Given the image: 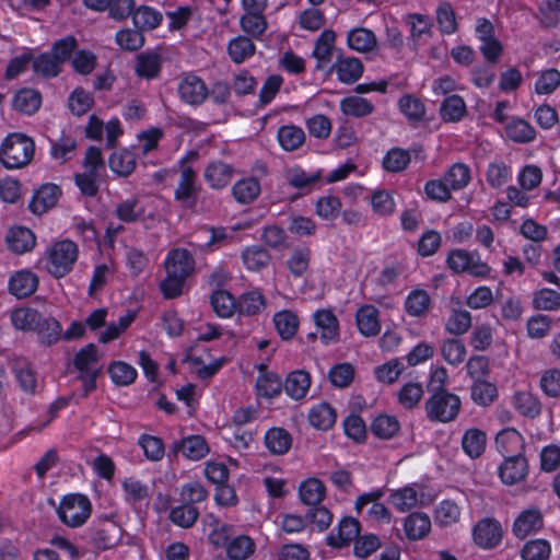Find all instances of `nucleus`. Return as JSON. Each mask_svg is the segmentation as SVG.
<instances>
[{
	"mask_svg": "<svg viewBox=\"0 0 560 560\" xmlns=\"http://www.w3.org/2000/svg\"><path fill=\"white\" fill-rule=\"evenodd\" d=\"M35 143L24 133L13 132L5 137L0 148V161L7 168H21L34 156Z\"/></svg>",
	"mask_w": 560,
	"mask_h": 560,
	"instance_id": "obj_1",
	"label": "nucleus"
},
{
	"mask_svg": "<svg viewBox=\"0 0 560 560\" xmlns=\"http://www.w3.org/2000/svg\"><path fill=\"white\" fill-rule=\"evenodd\" d=\"M78 256L79 248L72 241L56 242L45 252V268L52 277L62 278L73 269Z\"/></svg>",
	"mask_w": 560,
	"mask_h": 560,
	"instance_id": "obj_2",
	"label": "nucleus"
},
{
	"mask_svg": "<svg viewBox=\"0 0 560 560\" xmlns=\"http://www.w3.org/2000/svg\"><path fill=\"white\" fill-rule=\"evenodd\" d=\"M92 504L90 499L81 493L65 495L57 508L60 521L69 527H80L90 517Z\"/></svg>",
	"mask_w": 560,
	"mask_h": 560,
	"instance_id": "obj_3",
	"label": "nucleus"
},
{
	"mask_svg": "<svg viewBox=\"0 0 560 560\" xmlns=\"http://www.w3.org/2000/svg\"><path fill=\"white\" fill-rule=\"evenodd\" d=\"M448 267L456 273H468L477 278H488L491 267L481 259L476 250L453 249L447 256Z\"/></svg>",
	"mask_w": 560,
	"mask_h": 560,
	"instance_id": "obj_4",
	"label": "nucleus"
},
{
	"mask_svg": "<svg viewBox=\"0 0 560 560\" xmlns=\"http://www.w3.org/2000/svg\"><path fill=\"white\" fill-rule=\"evenodd\" d=\"M459 397L446 390L435 392L425 404L428 417L440 422L454 420L459 412Z\"/></svg>",
	"mask_w": 560,
	"mask_h": 560,
	"instance_id": "obj_5",
	"label": "nucleus"
},
{
	"mask_svg": "<svg viewBox=\"0 0 560 560\" xmlns=\"http://www.w3.org/2000/svg\"><path fill=\"white\" fill-rule=\"evenodd\" d=\"M315 325V336H318L324 345L335 343L339 340V320L330 308H319L312 315Z\"/></svg>",
	"mask_w": 560,
	"mask_h": 560,
	"instance_id": "obj_6",
	"label": "nucleus"
},
{
	"mask_svg": "<svg viewBox=\"0 0 560 560\" xmlns=\"http://www.w3.org/2000/svg\"><path fill=\"white\" fill-rule=\"evenodd\" d=\"M382 497L383 492L381 490L364 493L357 499L354 508L358 513L365 510L368 516L373 521L388 524L392 515L388 509L380 502Z\"/></svg>",
	"mask_w": 560,
	"mask_h": 560,
	"instance_id": "obj_7",
	"label": "nucleus"
},
{
	"mask_svg": "<svg viewBox=\"0 0 560 560\" xmlns=\"http://www.w3.org/2000/svg\"><path fill=\"white\" fill-rule=\"evenodd\" d=\"M389 503L400 513L423 504V493L417 483L404 486L390 491Z\"/></svg>",
	"mask_w": 560,
	"mask_h": 560,
	"instance_id": "obj_8",
	"label": "nucleus"
},
{
	"mask_svg": "<svg viewBox=\"0 0 560 560\" xmlns=\"http://www.w3.org/2000/svg\"><path fill=\"white\" fill-rule=\"evenodd\" d=\"M38 277L28 269H22L13 272L8 281L9 292L18 299H24L32 295L38 287Z\"/></svg>",
	"mask_w": 560,
	"mask_h": 560,
	"instance_id": "obj_9",
	"label": "nucleus"
},
{
	"mask_svg": "<svg viewBox=\"0 0 560 560\" xmlns=\"http://www.w3.org/2000/svg\"><path fill=\"white\" fill-rule=\"evenodd\" d=\"M495 447L505 458L523 456L525 441L523 435L513 428H505L495 436Z\"/></svg>",
	"mask_w": 560,
	"mask_h": 560,
	"instance_id": "obj_10",
	"label": "nucleus"
},
{
	"mask_svg": "<svg viewBox=\"0 0 560 560\" xmlns=\"http://www.w3.org/2000/svg\"><path fill=\"white\" fill-rule=\"evenodd\" d=\"M196 178V173L190 166L186 164L180 166L179 179L174 195L175 199L184 206L190 207L195 205L198 191Z\"/></svg>",
	"mask_w": 560,
	"mask_h": 560,
	"instance_id": "obj_11",
	"label": "nucleus"
},
{
	"mask_svg": "<svg viewBox=\"0 0 560 560\" xmlns=\"http://www.w3.org/2000/svg\"><path fill=\"white\" fill-rule=\"evenodd\" d=\"M472 536L479 547L491 549L501 541L502 528L497 521L483 518L474 527Z\"/></svg>",
	"mask_w": 560,
	"mask_h": 560,
	"instance_id": "obj_12",
	"label": "nucleus"
},
{
	"mask_svg": "<svg viewBox=\"0 0 560 560\" xmlns=\"http://www.w3.org/2000/svg\"><path fill=\"white\" fill-rule=\"evenodd\" d=\"M431 527V518L424 512H412L402 522L404 534L410 541L425 538L430 534Z\"/></svg>",
	"mask_w": 560,
	"mask_h": 560,
	"instance_id": "obj_13",
	"label": "nucleus"
},
{
	"mask_svg": "<svg viewBox=\"0 0 560 560\" xmlns=\"http://www.w3.org/2000/svg\"><path fill=\"white\" fill-rule=\"evenodd\" d=\"M178 93L187 104L199 105L206 100L209 91L200 78L187 75L179 82Z\"/></svg>",
	"mask_w": 560,
	"mask_h": 560,
	"instance_id": "obj_14",
	"label": "nucleus"
},
{
	"mask_svg": "<svg viewBox=\"0 0 560 560\" xmlns=\"http://www.w3.org/2000/svg\"><path fill=\"white\" fill-rule=\"evenodd\" d=\"M359 533V522L352 517H343L339 522L336 532H332L327 537V541L329 546L342 548L343 546L350 544L352 540L358 539Z\"/></svg>",
	"mask_w": 560,
	"mask_h": 560,
	"instance_id": "obj_15",
	"label": "nucleus"
},
{
	"mask_svg": "<svg viewBox=\"0 0 560 560\" xmlns=\"http://www.w3.org/2000/svg\"><path fill=\"white\" fill-rule=\"evenodd\" d=\"M5 241L10 250L20 255L31 252L36 244L35 234L24 226L11 228L7 233Z\"/></svg>",
	"mask_w": 560,
	"mask_h": 560,
	"instance_id": "obj_16",
	"label": "nucleus"
},
{
	"mask_svg": "<svg viewBox=\"0 0 560 560\" xmlns=\"http://www.w3.org/2000/svg\"><path fill=\"white\" fill-rule=\"evenodd\" d=\"M60 189L55 184L43 185L33 196L30 202V209L35 214H43L55 207L59 197Z\"/></svg>",
	"mask_w": 560,
	"mask_h": 560,
	"instance_id": "obj_17",
	"label": "nucleus"
},
{
	"mask_svg": "<svg viewBox=\"0 0 560 560\" xmlns=\"http://www.w3.org/2000/svg\"><path fill=\"white\" fill-rule=\"evenodd\" d=\"M165 270L166 272L173 270L176 275L188 278L195 270V260L187 249L175 248L165 259Z\"/></svg>",
	"mask_w": 560,
	"mask_h": 560,
	"instance_id": "obj_18",
	"label": "nucleus"
},
{
	"mask_svg": "<svg viewBox=\"0 0 560 560\" xmlns=\"http://www.w3.org/2000/svg\"><path fill=\"white\" fill-rule=\"evenodd\" d=\"M173 448L190 460H199L210 452L207 441L201 435L186 436L182 441L174 443Z\"/></svg>",
	"mask_w": 560,
	"mask_h": 560,
	"instance_id": "obj_19",
	"label": "nucleus"
},
{
	"mask_svg": "<svg viewBox=\"0 0 560 560\" xmlns=\"http://www.w3.org/2000/svg\"><path fill=\"white\" fill-rule=\"evenodd\" d=\"M527 463L524 456H512L504 459L499 468L501 480L506 485H514L525 478Z\"/></svg>",
	"mask_w": 560,
	"mask_h": 560,
	"instance_id": "obj_20",
	"label": "nucleus"
},
{
	"mask_svg": "<svg viewBox=\"0 0 560 560\" xmlns=\"http://www.w3.org/2000/svg\"><path fill=\"white\" fill-rule=\"evenodd\" d=\"M359 331L365 337L376 336L381 330L380 312L373 305L361 306L355 314Z\"/></svg>",
	"mask_w": 560,
	"mask_h": 560,
	"instance_id": "obj_21",
	"label": "nucleus"
},
{
	"mask_svg": "<svg viewBox=\"0 0 560 560\" xmlns=\"http://www.w3.org/2000/svg\"><path fill=\"white\" fill-rule=\"evenodd\" d=\"M334 69L338 80L345 84L354 83L363 73V65L355 57H339Z\"/></svg>",
	"mask_w": 560,
	"mask_h": 560,
	"instance_id": "obj_22",
	"label": "nucleus"
},
{
	"mask_svg": "<svg viewBox=\"0 0 560 560\" xmlns=\"http://www.w3.org/2000/svg\"><path fill=\"white\" fill-rule=\"evenodd\" d=\"M542 527V515L537 509L523 511L515 520L513 525L514 534L520 538H525L539 530Z\"/></svg>",
	"mask_w": 560,
	"mask_h": 560,
	"instance_id": "obj_23",
	"label": "nucleus"
},
{
	"mask_svg": "<svg viewBox=\"0 0 560 560\" xmlns=\"http://www.w3.org/2000/svg\"><path fill=\"white\" fill-rule=\"evenodd\" d=\"M261 192V186L256 177H244L234 183L232 195L236 202L248 205L255 201Z\"/></svg>",
	"mask_w": 560,
	"mask_h": 560,
	"instance_id": "obj_24",
	"label": "nucleus"
},
{
	"mask_svg": "<svg viewBox=\"0 0 560 560\" xmlns=\"http://www.w3.org/2000/svg\"><path fill=\"white\" fill-rule=\"evenodd\" d=\"M98 351L95 345L89 343L83 347L74 357L73 363L81 374H100Z\"/></svg>",
	"mask_w": 560,
	"mask_h": 560,
	"instance_id": "obj_25",
	"label": "nucleus"
},
{
	"mask_svg": "<svg viewBox=\"0 0 560 560\" xmlns=\"http://www.w3.org/2000/svg\"><path fill=\"white\" fill-rule=\"evenodd\" d=\"M256 551V542L248 535L233 537L226 545L225 552L230 560H247Z\"/></svg>",
	"mask_w": 560,
	"mask_h": 560,
	"instance_id": "obj_26",
	"label": "nucleus"
},
{
	"mask_svg": "<svg viewBox=\"0 0 560 560\" xmlns=\"http://www.w3.org/2000/svg\"><path fill=\"white\" fill-rule=\"evenodd\" d=\"M233 168L223 162H211L205 170V180L213 189H222L231 182Z\"/></svg>",
	"mask_w": 560,
	"mask_h": 560,
	"instance_id": "obj_27",
	"label": "nucleus"
},
{
	"mask_svg": "<svg viewBox=\"0 0 560 560\" xmlns=\"http://www.w3.org/2000/svg\"><path fill=\"white\" fill-rule=\"evenodd\" d=\"M347 45L358 52H370L377 46V38L372 31L357 27L348 32Z\"/></svg>",
	"mask_w": 560,
	"mask_h": 560,
	"instance_id": "obj_28",
	"label": "nucleus"
},
{
	"mask_svg": "<svg viewBox=\"0 0 560 560\" xmlns=\"http://www.w3.org/2000/svg\"><path fill=\"white\" fill-rule=\"evenodd\" d=\"M305 138L304 130L295 125H283L277 132L279 145L287 152L300 149L304 144Z\"/></svg>",
	"mask_w": 560,
	"mask_h": 560,
	"instance_id": "obj_29",
	"label": "nucleus"
},
{
	"mask_svg": "<svg viewBox=\"0 0 560 560\" xmlns=\"http://www.w3.org/2000/svg\"><path fill=\"white\" fill-rule=\"evenodd\" d=\"M121 487L124 491V498L127 503L131 505H141L149 501L150 488L142 481L133 477H128L122 480Z\"/></svg>",
	"mask_w": 560,
	"mask_h": 560,
	"instance_id": "obj_30",
	"label": "nucleus"
},
{
	"mask_svg": "<svg viewBox=\"0 0 560 560\" xmlns=\"http://www.w3.org/2000/svg\"><path fill=\"white\" fill-rule=\"evenodd\" d=\"M336 34L331 30H325L315 42L313 56L320 67L328 65L334 56Z\"/></svg>",
	"mask_w": 560,
	"mask_h": 560,
	"instance_id": "obj_31",
	"label": "nucleus"
},
{
	"mask_svg": "<svg viewBox=\"0 0 560 560\" xmlns=\"http://www.w3.org/2000/svg\"><path fill=\"white\" fill-rule=\"evenodd\" d=\"M115 213L120 221L126 223L140 220L145 213L143 200L135 196L129 197L117 205Z\"/></svg>",
	"mask_w": 560,
	"mask_h": 560,
	"instance_id": "obj_32",
	"label": "nucleus"
},
{
	"mask_svg": "<svg viewBox=\"0 0 560 560\" xmlns=\"http://www.w3.org/2000/svg\"><path fill=\"white\" fill-rule=\"evenodd\" d=\"M431 305L429 293L422 289H415L406 296L404 306L408 315L420 317L428 313Z\"/></svg>",
	"mask_w": 560,
	"mask_h": 560,
	"instance_id": "obj_33",
	"label": "nucleus"
},
{
	"mask_svg": "<svg viewBox=\"0 0 560 560\" xmlns=\"http://www.w3.org/2000/svg\"><path fill=\"white\" fill-rule=\"evenodd\" d=\"M326 494L324 483L317 478H308L299 487L300 500L306 505L319 504Z\"/></svg>",
	"mask_w": 560,
	"mask_h": 560,
	"instance_id": "obj_34",
	"label": "nucleus"
},
{
	"mask_svg": "<svg viewBox=\"0 0 560 560\" xmlns=\"http://www.w3.org/2000/svg\"><path fill=\"white\" fill-rule=\"evenodd\" d=\"M273 324L277 332L282 339H291L299 329L300 320L298 315L290 311L283 310L273 315Z\"/></svg>",
	"mask_w": 560,
	"mask_h": 560,
	"instance_id": "obj_35",
	"label": "nucleus"
},
{
	"mask_svg": "<svg viewBox=\"0 0 560 560\" xmlns=\"http://www.w3.org/2000/svg\"><path fill=\"white\" fill-rule=\"evenodd\" d=\"M486 433L476 428L468 429L462 439V447L470 458L481 456L486 450Z\"/></svg>",
	"mask_w": 560,
	"mask_h": 560,
	"instance_id": "obj_36",
	"label": "nucleus"
},
{
	"mask_svg": "<svg viewBox=\"0 0 560 560\" xmlns=\"http://www.w3.org/2000/svg\"><path fill=\"white\" fill-rule=\"evenodd\" d=\"M311 386V376L305 371H294L285 380V393L293 399L305 397Z\"/></svg>",
	"mask_w": 560,
	"mask_h": 560,
	"instance_id": "obj_37",
	"label": "nucleus"
},
{
	"mask_svg": "<svg viewBox=\"0 0 560 560\" xmlns=\"http://www.w3.org/2000/svg\"><path fill=\"white\" fill-rule=\"evenodd\" d=\"M512 405L516 411L528 418H535L541 411L539 399L528 392L515 393L512 398Z\"/></svg>",
	"mask_w": 560,
	"mask_h": 560,
	"instance_id": "obj_38",
	"label": "nucleus"
},
{
	"mask_svg": "<svg viewBox=\"0 0 560 560\" xmlns=\"http://www.w3.org/2000/svg\"><path fill=\"white\" fill-rule=\"evenodd\" d=\"M320 172H306L300 166H293L285 173L288 184L296 189H308L320 178Z\"/></svg>",
	"mask_w": 560,
	"mask_h": 560,
	"instance_id": "obj_39",
	"label": "nucleus"
},
{
	"mask_svg": "<svg viewBox=\"0 0 560 560\" xmlns=\"http://www.w3.org/2000/svg\"><path fill=\"white\" fill-rule=\"evenodd\" d=\"M340 110L347 116L364 117L373 113L374 105L364 97L353 95L340 101Z\"/></svg>",
	"mask_w": 560,
	"mask_h": 560,
	"instance_id": "obj_40",
	"label": "nucleus"
},
{
	"mask_svg": "<svg viewBox=\"0 0 560 560\" xmlns=\"http://www.w3.org/2000/svg\"><path fill=\"white\" fill-rule=\"evenodd\" d=\"M255 45L246 36H236L229 42L228 52L235 63H242L255 54Z\"/></svg>",
	"mask_w": 560,
	"mask_h": 560,
	"instance_id": "obj_41",
	"label": "nucleus"
},
{
	"mask_svg": "<svg viewBox=\"0 0 560 560\" xmlns=\"http://www.w3.org/2000/svg\"><path fill=\"white\" fill-rule=\"evenodd\" d=\"M40 94L32 89H23L19 91L13 97V107L27 115L36 113L40 106Z\"/></svg>",
	"mask_w": 560,
	"mask_h": 560,
	"instance_id": "obj_42",
	"label": "nucleus"
},
{
	"mask_svg": "<svg viewBox=\"0 0 560 560\" xmlns=\"http://www.w3.org/2000/svg\"><path fill=\"white\" fill-rule=\"evenodd\" d=\"M40 314L30 307H21L12 311L11 322L13 326L22 331H35L40 320Z\"/></svg>",
	"mask_w": 560,
	"mask_h": 560,
	"instance_id": "obj_43",
	"label": "nucleus"
},
{
	"mask_svg": "<svg viewBox=\"0 0 560 560\" xmlns=\"http://www.w3.org/2000/svg\"><path fill=\"white\" fill-rule=\"evenodd\" d=\"M259 376L256 382L257 393L259 396L272 398L280 394L282 382L280 377L271 372H267L262 365L259 366Z\"/></svg>",
	"mask_w": 560,
	"mask_h": 560,
	"instance_id": "obj_44",
	"label": "nucleus"
},
{
	"mask_svg": "<svg viewBox=\"0 0 560 560\" xmlns=\"http://www.w3.org/2000/svg\"><path fill=\"white\" fill-rule=\"evenodd\" d=\"M210 302L214 313L222 318L231 317L238 308L233 295L225 290H215L210 296Z\"/></svg>",
	"mask_w": 560,
	"mask_h": 560,
	"instance_id": "obj_45",
	"label": "nucleus"
},
{
	"mask_svg": "<svg viewBox=\"0 0 560 560\" xmlns=\"http://www.w3.org/2000/svg\"><path fill=\"white\" fill-rule=\"evenodd\" d=\"M242 260L247 270L259 271L268 266L270 256L265 248L253 245L242 252Z\"/></svg>",
	"mask_w": 560,
	"mask_h": 560,
	"instance_id": "obj_46",
	"label": "nucleus"
},
{
	"mask_svg": "<svg viewBox=\"0 0 560 560\" xmlns=\"http://www.w3.org/2000/svg\"><path fill=\"white\" fill-rule=\"evenodd\" d=\"M291 443L290 434L281 428L270 429L265 434L266 447L277 455L285 454L290 450Z\"/></svg>",
	"mask_w": 560,
	"mask_h": 560,
	"instance_id": "obj_47",
	"label": "nucleus"
},
{
	"mask_svg": "<svg viewBox=\"0 0 560 560\" xmlns=\"http://www.w3.org/2000/svg\"><path fill=\"white\" fill-rule=\"evenodd\" d=\"M509 139L517 143L530 142L536 137V131L532 125L521 118L512 119L505 127Z\"/></svg>",
	"mask_w": 560,
	"mask_h": 560,
	"instance_id": "obj_48",
	"label": "nucleus"
},
{
	"mask_svg": "<svg viewBox=\"0 0 560 560\" xmlns=\"http://www.w3.org/2000/svg\"><path fill=\"white\" fill-rule=\"evenodd\" d=\"M108 374L112 382L117 386H128L137 378V370L124 361H114L108 366Z\"/></svg>",
	"mask_w": 560,
	"mask_h": 560,
	"instance_id": "obj_49",
	"label": "nucleus"
},
{
	"mask_svg": "<svg viewBox=\"0 0 560 560\" xmlns=\"http://www.w3.org/2000/svg\"><path fill=\"white\" fill-rule=\"evenodd\" d=\"M308 420L314 428L328 430L336 421V412L331 406L323 402L310 410Z\"/></svg>",
	"mask_w": 560,
	"mask_h": 560,
	"instance_id": "obj_50",
	"label": "nucleus"
},
{
	"mask_svg": "<svg viewBox=\"0 0 560 560\" xmlns=\"http://www.w3.org/2000/svg\"><path fill=\"white\" fill-rule=\"evenodd\" d=\"M162 20V13L148 5H142L132 13V21L140 30H153L161 24Z\"/></svg>",
	"mask_w": 560,
	"mask_h": 560,
	"instance_id": "obj_51",
	"label": "nucleus"
},
{
	"mask_svg": "<svg viewBox=\"0 0 560 560\" xmlns=\"http://www.w3.org/2000/svg\"><path fill=\"white\" fill-rule=\"evenodd\" d=\"M35 332L42 342L52 345L61 338L62 327L57 319L40 316V320Z\"/></svg>",
	"mask_w": 560,
	"mask_h": 560,
	"instance_id": "obj_52",
	"label": "nucleus"
},
{
	"mask_svg": "<svg viewBox=\"0 0 560 560\" xmlns=\"http://www.w3.org/2000/svg\"><path fill=\"white\" fill-rule=\"evenodd\" d=\"M237 307L241 314L255 315L266 307V301L258 290L247 291L240 298Z\"/></svg>",
	"mask_w": 560,
	"mask_h": 560,
	"instance_id": "obj_53",
	"label": "nucleus"
},
{
	"mask_svg": "<svg viewBox=\"0 0 560 560\" xmlns=\"http://www.w3.org/2000/svg\"><path fill=\"white\" fill-rule=\"evenodd\" d=\"M240 26L244 33L259 37L266 32L268 23L264 13H243L240 18Z\"/></svg>",
	"mask_w": 560,
	"mask_h": 560,
	"instance_id": "obj_54",
	"label": "nucleus"
},
{
	"mask_svg": "<svg viewBox=\"0 0 560 560\" xmlns=\"http://www.w3.org/2000/svg\"><path fill=\"white\" fill-rule=\"evenodd\" d=\"M466 115V104L463 97L451 95L441 105V116L445 121H459Z\"/></svg>",
	"mask_w": 560,
	"mask_h": 560,
	"instance_id": "obj_55",
	"label": "nucleus"
},
{
	"mask_svg": "<svg viewBox=\"0 0 560 560\" xmlns=\"http://www.w3.org/2000/svg\"><path fill=\"white\" fill-rule=\"evenodd\" d=\"M434 517L439 526H451L459 521L460 510L455 502L443 500L436 506Z\"/></svg>",
	"mask_w": 560,
	"mask_h": 560,
	"instance_id": "obj_56",
	"label": "nucleus"
},
{
	"mask_svg": "<svg viewBox=\"0 0 560 560\" xmlns=\"http://www.w3.org/2000/svg\"><path fill=\"white\" fill-rule=\"evenodd\" d=\"M471 326V315L465 310H453L445 322V330L452 335L460 336Z\"/></svg>",
	"mask_w": 560,
	"mask_h": 560,
	"instance_id": "obj_57",
	"label": "nucleus"
},
{
	"mask_svg": "<svg viewBox=\"0 0 560 560\" xmlns=\"http://www.w3.org/2000/svg\"><path fill=\"white\" fill-rule=\"evenodd\" d=\"M470 178V170L464 163L453 164L444 175V180L453 190H459L466 187Z\"/></svg>",
	"mask_w": 560,
	"mask_h": 560,
	"instance_id": "obj_58",
	"label": "nucleus"
},
{
	"mask_svg": "<svg viewBox=\"0 0 560 560\" xmlns=\"http://www.w3.org/2000/svg\"><path fill=\"white\" fill-rule=\"evenodd\" d=\"M443 359L451 365H459L467 355V349L458 339H446L441 346Z\"/></svg>",
	"mask_w": 560,
	"mask_h": 560,
	"instance_id": "obj_59",
	"label": "nucleus"
},
{
	"mask_svg": "<svg viewBox=\"0 0 560 560\" xmlns=\"http://www.w3.org/2000/svg\"><path fill=\"white\" fill-rule=\"evenodd\" d=\"M399 422L394 416L380 415L377 416L372 425V432L381 439H390L399 431Z\"/></svg>",
	"mask_w": 560,
	"mask_h": 560,
	"instance_id": "obj_60",
	"label": "nucleus"
},
{
	"mask_svg": "<svg viewBox=\"0 0 560 560\" xmlns=\"http://www.w3.org/2000/svg\"><path fill=\"white\" fill-rule=\"evenodd\" d=\"M136 166L135 154L128 150L115 152L109 158V167L118 175H129Z\"/></svg>",
	"mask_w": 560,
	"mask_h": 560,
	"instance_id": "obj_61",
	"label": "nucleus"
},
{
	"mask_svg": "<svg viewBox=\"0 0 560 560\" xmlns=\"http://www.w3.org/2000/svg\"><path fill=\"white\" fill-rule=\"evenodd\" d=\"M199 516V511L195 505L185 504L175 506L171 510L170 518L171 521L184 528L191 527Z\"/></svg>",
	"mask_w": 560,
	"mask_h": 560,
	"instance_id": "obj_62",
	"label": "nucleus"
},
{
	"mask_svg": "<svg viewBox=\"0 0 560 560\" xmlns=\"http://www.w3.org/2000/svg\"><path fill=\"white\" fill-rule=\"evenodd\" d=\"M560 85V71L550 68L540 72L535 82V92L540 95L551 94Z\"/></svg>",
	"mask_w": 560,
	"mask_h": 560,
	"instance_id": "obj_63",
	"label": "nucleus"
},
{
	"mask_svg": "<svg viewBox=\"0 0 560 560\" xmlns=\"http://www.w3.org/2000/svg\"><path fill=\"white\" fill-rule=\"evenodd\" d=\"M533 305L536 310L557 311L560 308V293L551 289H540L534 293Z\"/></svg>",
	"mask_w": 560,
	"mask_h": 560,
	"instance_id": "obj_64",
	"label": "nucleus"
}]
</instances>
